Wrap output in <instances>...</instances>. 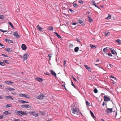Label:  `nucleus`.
<instances>
[{"label": "nucleus", "instance_id": "29", "mask_svg": "<svg viewBox=\"0 0 121 121\" xmlns=\"http://www.w3.org/2000/svg\"><path fill=\"white\" fill-rule=\"evenodd\" d=\"M33 115L35 116V117H37L39 116L38 114L36 113V112L35 111V113H34Z\"/></svg>", "mask_w": 121, "mask_h": 121}, {"label": "nucleus", "instance_id": "62", "mask_svg": "<svg viewBox=\"0 0 121 121\" xmlns=\"http://www.w3.org/2000/svg\"><path fill=\"white\" fill-rule=\"evenodd\" d=\"M3 118V116L2 115H0V119H2Z\"/></svg>", "mask_w": 121, "mask_h": 121}, {"label": "nucleus", "instance_id": "59", "mask_svg": "<svg viewBox=\"0 0 121 121\" xmlns=\"http://www.w3.org/2000/svg\"><path fill=\"white\" fill-rule=\"evenodd\" d=\"M107 54L109 56H112V54L110 53H108Z\"/></svg>", "mask_w": 121, "mask_h": 121}, {"label": "nucleus", "instance_id": "34", "mask_svg": "<svg viewBox=\"0 0 121 121\" xmlns=\"http://www.w3.org/2000/svg\"><path fill=\"white\" fill-rule=\"evenodd\" d=\"M116 41L118 43H121V40L119 39H117V40H116Z\"/></svg>", "mask_w": 121, "mask_h": 121}, {"label": "nucleus", "instance_id": "37", "mask_svg": "<svg viewBox=\"0 0 121 121\" xmlns=\"http://www.w3.org/2000/svg\"><path fill=\"white\" fill-rule=\"evenodd\" d=\"M90 46L91 48L92 49H94V48H96V47L95 46L93 45L92 44H91L90 45Z\"/></svg>", "mask_w": 121, "mask_h": 121}, {"label": "nucleus", "instance_id": "40", "mask_svg": "<svg viewBox=\"0 0 121 121\" xmlns=\"http://www.w3.org/2000/svg\"><path fill=\"white\" fill-rule=\"evenodd\" d=\"M110 77L112 78H113V79L114 80H116V78H115L114 77L112 76H110Z\"/></svg>", "mask_w": 121, "mask_h": 121}, {"label": "nucleus", "instance_id": "38", "mask_svg": "<svg viewBox=\"0 0 121 121\" xmlns=\"http://www.w3.org/2000/svg\"><path fill=\"white\" fill-rule=\"evenodd\" d=\"M5 64L4 62H0V65H2L4 66L5 65Z\"/></svg>", "mask_w": 121, "mask_h": 121}, {"label": "nucleus", "instance_id": "33", "mask_svg": "<svg viewBox=\"0 0 121 121\" xmlns=\"http://www.w3.org/2000/svg\"><path fill=\"white\" fill-rule=\"evenodd\" d=\"M115 112V118L117 119H119L120 118H117V112L116 111L115 112V111H113V112Z\"/></svg>", "mask_w": 121, "mask_h": 121}, {"label": "nucleus", "instance_id": "42", "mask_svg": "<svg viewBox=\"0 0 121 121\" xmlns=\"http://www.w3.org/2000/svg\"><path fill=\"white\" fill-rule=\"evenodd\" d=\"M12 106V105L10 104H7L6 106V108H8V107H10Z\"/></svg>", "mask_w": 121, "mask_h": 121}, {"label": "nucleus", "instance_id": "4", "mask_svg": "<svg viewBox=\"0 0 121 121\" xmlns=\"http://www.w3.org/2000/svg\"><path fill=\"white\" fill-rule=\"evenodd\" d=\"M5 50L8 52H13V50L11 48H6L5 49Z\"/></svg>", "mask_w": 121, "mask_h": 121}, {"label": "nucleus", "instance_id": "24", "mask_svg": "<svg viewBox=\"0 0 121 121\" xmlns=\"http://www.w3.org/2000/svg\"><path fill=\"white\" fill-rule=\"evenodd\" d=\"M23 97L28 98H29V96L27 95L26 94H23Z\"/></svg>", "mask_w": 121, "mask_h": 121}, {"label": "nucleus", "instance_id": "39", "mask_svg": "<svg viewBox=\"0 0 121 121\" xmlns=\"http://www.w3.org/2000/svg\"><path fill=\"white\" fill-rule=\"evenodd\" d=\"M109 66L110 67H109L108 65L107 66V67L108 68V69H110L112 67V66H113V65L111 64H109Z\"/></svg>", "mask_w": 121, "mask_h": 121}, {"label": "nucleus", "instance_id": "46", "mask_svg": "<svg viewBox=\"0 0 121 121\" xmlns=\"http://www.w3.org/2000/svg\"><path fill=\"white\" fill-rule=\"evenodd\" d=\"M78 2L81 4H82L83 3V1L82 0H79L78 1Z\"/></svg>", "mask_w": 121, "mask_h": 121}, {"label": "nucleus", "instance_id": "43", "mask_svg": "<svg viewBox=\"0 0 121 121\" xmlns=\"http://www.w3.org/2000/svg\"><path fill=\"white\" fill-rule=\"evenodd\" d=\"M94 92L95 93H97L98 92V90L96 89H95L94 90Z\"/></svg>", "mask_w": 121, "mask_h": 121}, {"label": "nucleus", "instance_id": "19", "mask_svg": "<svg viewBox=\"0 0 121 121\" xmlns=\"http://www.w3.org/2000/svg\"><path fill=\"white\" fill-rule=\"evenodd\" d=\"M37 29L39 30L40 31H42L43 28L39 26V25H38L37 26Z\"/></svg>", "mask_w": 121, "mask_h": 121}, {"label": "nucleus", "instance_id": "57", "mask_svg": "<svg viewBox=\"0 0 121 121\" xmlns=\"http://www.w3.org/2000/svg\"><path fill=\"white\" fill-rule=\"evenodd\" d=\"M84 66L85 68L86 69H87L89 67L87 65H84Z\"/></svg>", "mask_w": 121, "mask_h": 121}, {"label": "nucleus", "instance_id": "58", "mask_svg": "<svg viewBox=\"0 0 121 121\" xmlns=\"http://www.w3.org/2000/svg\"><path fill=\"white\" fill-rule=\"evenodd\" d=\"M52 54H50L48 55V56L49 57V58H51L52 56Z\"/></svg>", "mask_w": 121, "mask_h": 121}, {"label": "nucleus", "instance_id": "44", "mask_svg": "<svg viewBox=\"0 0 121 121\" xmlns=\"http://www.w3.org/2000/svg\"><path fill=\"white\" fill-rule=\"evenodd\" d=\"M4 17L3 15H0V19H4Z\"/></svg>", "mask_w": 121, "mask_h": 121}, {"label": "nucleus", "instance_id": "27", "mask_svg": "<svg viewBox=\"0 0 121 121\" xmlns=\"http://www.w3.org/2000/svg\"><path fill=\"white\" fill-rule=\"evenodd\" d=\"M40 113L41 114V115H44L45 114V113L43 112L40 111H39Z\"/></svg>", "mask_w": 121, "mask_h": 121}, {"label": "nucleus", "instance_id": "60", "mask_svg": "<svg viewBox=\"0 0 121 121\" xmlns=\"http://www.w3.org/2000/svg\"><path fill=\"white\" fill-rule=\"evenodd\" d=\"M93 20L91 19H90V20H89V22L90 23H91V22H93Z\"/></svg>", "mask_w": 121, "mask_h": 121}, {"label": "nucleus", "instance_id": "6", "mask_svg": "<svg viewBox=\"0 0 121 121\" xmlns=\"http://www.w3.org/2000/svg\"><path fill=\"white\" fill-rule=\"evenodd\" d=\"M112 109L107 108L106 109V112L108 113H110L112 112Z\"/></svg>", "mask_w": 121, "mask_h": 121}, {"label": "nucleus", "instance_id": "50", "mask_svg": "<svg viewBox=\"0 0 121 121\" xmlns=\"http://www.w3.org/2000/svg\"><path fill=\"white\" fill-rule=\"evenodd\" d=\"M86 104L87 106H88L90 104V103L88 101H86Z\"/></svg>", "mask_w": 121, "mask_h": 121}, {"label": "nucleus", "instance_id": "53", "mask_svg": "<svg viewBox=\"0 0 121 121\" xmlns=\"http://www.w3.org/2000/svg\"><path fill=\"white\" fill-rule=\"evenodd\" d=\"M1 55L2 56H4V57H7V55H5L3 54H2Z\"/></svg>", "mask_w": 121, "mask_h": 121}, {"label": "nucleus", "instance_id": "1", "mask_svg": "<svg viewBox=\"0 0 121 121\" xmlns=\"http://www.w3.org/2000/svg\"><path fill=\"white\" fill-rule=\"evenodd\" d=\"M72 114L74 115L75 114L77 115H79V109L75 107H73L71 110Z\"/></svg>", "mask_w": 121, "mask_h": 121}, {"label": "nucleus", "instance_id": "17", "mask_svg": "<svg viewBox=\"0 0 121 121\" xmlns=\"http://www.w3.org/2000/svg\"><path fill=\"white\" fill-rule=\"evenodd\" d=\"M20 113H21V111H16V110L15 113V114L18 116H20Z\"/></svg>", "mask_w": 121, "mask_h": 121}, {"label": "nucleus", "instance_id": "5", "mask_svg": "<svg viewBox=\"0 0 121 121\" xmlns=\"http://www.w3.org/2000/svg\"><path fill=\"white\" fill-rule=\"evenodd\" d=\"M28 113L26 111H21L20 116L27 115Z\"/></svg>", "mask_w": 121, "mask_h": 121}, {"label": "nucleus", "instance_id": "25", "mask_svg": "<svg viewBox=\"0 0 121 121\" xmlns=\"http://www.w3.org/2000/svg\"><path fill=\"white\" fill-rule=\"evenodd\" d=\"M110 35L111 34L110 32H108L106 33V37H110L111 36Z\"/></svg>", "mask_w": 121, "mask_h": 121}, {"label": "nucleus", "instance_id": "48", "mask_svg": "<svg viewBox=\"0 0 121 121\" xmlns=\"http://www.w3.org/2000/svg\"><path fill=\"white\" fill-rule=\"evenodd\" d=\"M78 5H77L76 4H73V6L75 7H77L78 6Z\"/></svg>", "mask_w": 121, "mask_h": 121}, {"label": "nucleus", "instance_id": "13", "mask_svg": "<svg viewBox=\"0 0 121 121\" xmlns=\"http://www.w3.org/2000/svg\"><path fill=\"white\" fill-rule=\"evenodd\" d=\"M78 22L80 24L82 25H83L84 24V22H83L82 20L79 19L78 20Z\"/></svg>", "mask_w": 121, "mask_h": 121}, {"label": "nucleus", "instance_id": "51", "mask_svg": "<svg viewBox=\"0 0 121 121\" xmlns=\"http://www.w3.org/2000/svg\"><path fill=\"white\" fill-rule=\"evenodd\" d=\"M13 121H20V119H14L13 120Z\"/></svg>", "mask_w": 121, "mask_h": 121}, {"label": "nucleus", "instance_id": "15", "mask_svg": "<svg viewBox=\"0 0 121 121\" xmlns=\"http://www.w3.org/2000/svg\"><path fill=\"white\" fill-rule=\"evenodd\" d=\"M14 35L15 36H16L17 38H18L20 37V36L17 32H14Z\"/></svg>", "mask_w": 121, "mask_h": 121}, {"label": "nucleus", "instance_id": "54", "mask_svg": "<svg viewBox=\"0 0 121 121\" xmlns=\"http://www.w3.org/2000/svg\"><path fill=\"white\" fill-rule=\"evenodd\" d=\"M78 23H72V25H78Z\"/></svg>", "mask_w": 121, "mask_h": 121}, {"label": "nucleus", "instance_id": "26", "mask_svg": "<svg viewBox=\"0 0 121 121\" xmlns=\"http://www.w3.org/2000/svg\"><path fill=\"white\" fill-rule=\"evenodd\" d=\"M103 54L104 56H105V54L106 52V48H104L103 50Z\"/></svg>", "mask_w": 121, "mask_h": 121}, {"label": "nucleus", "instance_id": "21", "mask_svg": "<svg viewBox=\"0 0 121 121\" xmlns=\"http://www.w3.org/2000/svg\"><path fill=\"white\" fill-rule=\"evenodd\" d=\"M54 33H55V36H57L58 38H61V36H60V35H59L58 34V33H57L56 32H55Z\"/></svg>", "mask_w": 121, "mask_h": 121}, {"label": "nucleus", "instance_id": "2", "mask_svg": "<svg viewBox=\"0 0 121 121\" xmlns=\"http://www.w3.org/2000/svg\"><path fill=\"white\" fill-rule=\"evenodd\" d=\"M29 55L26 53L24 54L23 56V61L26 60L28 58Z\"/></svg>", "mask_w": 121, "mask_h": 121}, {"label": "nucleus", "instance_id": "63", "mask_svg": "<svg viewBox=\"0 0 121 121\" xmlns=\"http://www.w3.org/2000/svg\"><path fill=\"white\" fill-rule=\"evenodd\" d=\"M69 10L72 13H73L74 12V11L72 9H69Z\"/></svg>", "mask_w": 121, "mask_h": 121}, {"label": "nucleus", "instance_id": "31", "mask_svg": "<svg viewBox=\"0 0 121 121\" xmlns=\"http://www.w3.org/2000/svg\"><path fill=\"white\" fill-rule=\"evenodd\" d=\"M90 113L91 114L92 117H93L94 118L95 117L94 116V115L93 113V112H92L91 111H90Z\"/></svg>", "mask_w": 121, "mask_h": 121}, {"label": "nucleus", "instance_id": "64", "mask_svg": "<svg viewBox=\"0 0 121 121\" xmlns=\"http://www.w3.org/2000/svg\"><path fill=\"white\" fill-rule=\"evenodd\" d=\"M104 100L105 101H106V96H104Z\"/></svg>", "mask_w": 121, "mask_h": 121}, {"label": "nucleus", "instance_id": "12", "mask_svg": "<svg viewBox=\"0 0 121 121\" xmlns=\"http://www.w3.org/2000/svg\"><path fill=\"white\" fill-rule=\"evenodd\" d=\"M109 49L111 50V53L113 54H116L117 55L116 52L114 50L111 49V48H109Z\"/></svg>", "mask_w": 121, "mask_h": 121}, {"label": "nucleus", "instance_id": "49", "mask_svg": "<svg viewBox=\"0 0 121 121\" xmlns=\"http://www.w3.org/2000/svg\"><path fill=\"white\" fill-rule=\"evenodd\" d=\"M19 95L21 97H23V94L22 93L19 94Z\"/></svg>", "mask_w": 121, "mask_h": 121}, {"label": "nucleus", "instance_id": "22", "mask_svg": "<svg viewBox=\"0 0 121 121\" xmlns=\"http://www.w3.org/2000/svg\"><path fill=\"white\" fill-rule=\"evenodd\" d=\"M91 2L92 4L94 5L95 7H97L98 8H99V7L96 5V3H95V2L93 1H91Z\"/></svg>", "mask_w": 121, "mask_h": 121}, {"label": "nucleus", "instance_id": "61", "mask_svg": "<svg viewBox=\"0 0 121 121\" xmlns=\"http://www.w3.org/2000/svg\"><path fill=\"white\" fill-rule=\"evenodd\" d=\"M69 46L71 47H72L73 46V45L72 44H70L69 45Z\"/></svg>", "mask_w": 121, "mask_h": 121}, {"label": "nucleus", "instance_id": "56", "mask_svg": "<svg viewBox=\"0 0 121 121\" xmlns=\"http://www.w3.org/2000/svg\"><path fill=\"white\" fill-rule=\"evenodd\" d=\"M72 78L75 81H76L77 80L73 76H72Z\"/></svg>", "mask_w": 121, "mask_h": 121}, {"label": "nucleus", "instance_id": "20", "mask_svg": "<svg viewBox=\"0 0 121 121\" xmlns=\"http://www.w3.org/2000/svg\"><path fill=\"white\" fill-rule=\"evenodd\" d=\"M4 83L6 84H9L10 83H13V82H11L9 81H5L4 82Z\"/></svg>", "mask_w": 121, "mask_h": 121}, {"label": "nucleus", "instance_id": "41", "mask_svg": "<svg viewBox=\"0 0 121 121\" xmlns=\"http://www.w3.org/2000/svg\"><path fill=\"white\" fill-rule=\"evenodd\" d=\"M110 100V98L109 97L106 96V101H109Z\"/></svg>", "mask_w": 121, "mask_h": 121}, {"label": "nucleus", "instance_id": "3", "mask_svg": "<svg viewBox=\"0 0 121 121\" xmlns=\"http://www.w3.org/2000/svg\"><path fill=\"white\" fill-rule=\"evenodd\" d=\"M45 97V95L42 94H41L40 95L37 96V98L39 99H42Z\"/></svg>", "mask_w": 121, "mask_h": 121}, {"label": "nucleus", "instance_id": "30", "mask_svg": "<svg viewBox=\"0 0 121 121\" xmlns=\"http://www.w3.org/2000/svg\"><path fill=\"white\" fill-rule=\"evenodd\" d=\"M3 62H4L5 63L7 64H9L10 63V61L9 60H3Z\"/></svg>", "mask_w": 121, "mask_h": 121}, {"label": "nucleus", "instance_id": "11", "mask_svg": "<svg viewBox=\"0 0 121 121\" xmlns=\"http://www.w3.org/2000/svg\"><path fill=\"white\" fill-rule=\"evenodd\" d=\"M50 72L51 73L53 76H55L56 78V75L55 72L52 70H51L50 71Z\"/></svg>", "mask_w": 121, "mask_h": 121}, {"label": "nucleus", "instance_id": "14", "mask_svg": "<svg viewBox=\"0 0 121 121\" xmlns=\"http://www.w3.org/2000/svg\"><path fill=\"white\" fill-rule=\"evenodd\" d=\"M5 89L7 91H11L12 90H15V89L10 87H7L5 88Z\"/></svg>", "mask_w": 121, "mask_h": 121}, {"label": "nucleus", "instance_id": "47", "mask_svg": "<svg viewBox=\"0 0 121 121\" xmlns=\"http://www.w3.org/2000/svg\"><path fill=\"white\" fill-rule=\"evenodd\" d=\"M71 85H72L73 86V87L75 88H76V86H75V85H74V84H73V82L71 81Z\"/></svg>", "mask_w": 121, "mask_h": 121}, {"label": "nucleus", "instance_id": "55", "mask_svg": "<svg viewBox=\"0 0 121 121\" xmlns=\"http://www.w3.org/2000/svg\"><path fill=\"white\" fill-rule=\"evenodd\" d=\"M87 69L89 71H91V68L89 67Z\"/></svg>", "mask_w": 121, "mask_h": 121}, {"label": "nucleus", "instance_id": "10", "mask_svg": "<svg viewBox=\"0 0 121 121\" xmlns=\"http://www.w3.org/2000/svg\"><path fill=\"white\" fill-rule=\"evenodd\" d=\"M11 113L9 110L7 111H5L3 112V114L5 115H8V114H11Z\"/></svg>", "mask_w": 121, "mask_h": 121}, {"label": "nucleus", "instance_id": "35", "mask_svg": "<svg viewBox=\"0 0 121 121\" xmlns=\"http://www.w3.org/2000/svg\"><path fill=\"white\" fill-rule=\"evenodd\" d=\"M35 111L33 112H28L29 113L30 115H33L34 113H35Z\"/></svg>", "mask_w": 121, "mask_h": 121}, {"label": "nucleus", "instance_id": "28", "mask_svg": "<svg viewBox=\"0 0 121 121\" xmlns=\"http://www.w3.org/2000/svg\"><path fill=\"white\" fill-rule=\"evenodd\" d=\"M111 15L109 14H108V16L107 17H106V19H107L108 20H109L110 19H111Z\"/></svg>", "mask_w": 121, "mask_h": 121}, {"label": "nucleus", "instance_id": "36", "mask_svg": "<svg viewBox=\"0 0 121 121\" xmlns=\"http://www.w3.org/2000/svg\"><path fill=\"white\" fill-rule=\"evenodd\" d=\"M8 23L10 25L12 28H13V25L10 22H9Z\"/></svg>", "mask_w": 121, "mask_h": 121}, {"label": "nucleus", "instance_id": "7", "mask_svg": "<svg viewBox=\"0 0 121 121\" xmlns=\"http://www.w3.org/2000/svg\"><path fill=\"white\" fill-rule=\"evenodd\" d=\"M21 107L23 108H30V106L28 105H23L21 106Z\"/></svg>", "mask_w": 121, "mask_h": 121}, {"label": "nucleus", "instance_id": "23", "mask_svg": "<svg viewBox=\"0 0 121 121\" xmlns=\"http://www.w3.org/2000/svg\"><path fill=\"white\" fill-rule=\"evenodd\" d=\"M79 49V48L78 47H76L74 49V51L76 52H77Z\"/></svg>", "mask_w": 121, "mask_h": 121}, {"label": "nucleus", "instance_id": "9", "mask_svg": "<svg viewBox=\"0 0 121 121\" xmlns=\"http://www.w3.org/2000/svg\"><path fill=\"white\" fill-rule=\"evenodd\" d=\"M5 99H7L8 100L9 99H11L12 100H13V99L12 98L11 96H5Z\"/></svg>", "mask_w": 121, "mask_h": 121}, {"label": "nucleus", "instance_id": "45", "mask_svg": "<svg viewBox=\"0 0 121 121\" xmlns=\"http://www.w3.org/2000/svg\"><path fill=\"white\" fill-rule=\"evenodd\" d=\"M53 27H49L48 29L50 30H52L53 29Z\"/></svg>", "mask_w": 121, "mask_h": 121}, {"label": "nucleus", "instance_id": "32", "mask_svg": "<svg viewBox=\"0 0 121 121\" xmlns=\"http://www.w3.org/2000/svg\"><path fill=\"white\" fill-rule=\"evenodd\" d=\"M20 101L22 103H28L29 102L27 101H24L23 100H21Z\"/></svg>", "mask_w": 121, "mask_h": 121}, {"label": "nucleus", "instance_id": "52", "mask_svg": "<svg viewBox=\"0 0 121 121\" xmlns=\"http://www.w3.org/2000/svg\"><path fill=\"white\" fill-rule=\"evenodd\" d=\"M0 45L3 48L4 47V46L0 43Z\"/></svg>", "mask_w": 121, "mask_h": 121}, {"label": "nucleus", "instance_id": "16", "mask_svg": "<svg viewBox=\"0 0 121 121\" xmlns=\"http://www.w3.org/2000/svg\"><path fill=\"white\" fill-rule=\"evenodd\" d=\"M37 80L40 82H41L43 80L40 78H35Z\"/></svg>", "mask_w": 121, "mask_h": 121}, {"label": "nucleus", "instance_id": "8", "mask_svg": "<svg viewBox=\"0 0 121 121\" xmlns=\"http://www.w3.org/2000/svg\"><path fill=\"white\" fill-rule=\"evenodd\" d=\"M21 48L23 50H26L27 48L26 46L24 44H23L22 45Z\"/></svg>", "mask_w": 121, "mask_h": 121}, {"label": "nucleus", "instance_id": "18", "mask_svg": "<svg viewBox=\"0 0 121 121\" xmlns=\"http://www.w3.org/2000/svg\"><path fill=\"white\" fill-rule=\"evenodd\" d=\"M5 40L9 43H13V42L12 40H10L8 39H6Z\"/></svg>", "mask_w": 121, "mask_h": 121}]
</instances>
